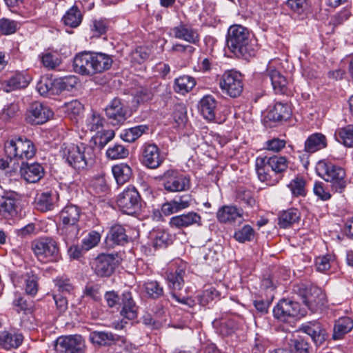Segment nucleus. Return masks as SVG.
I'll list each match as a JSON object with an SVG mask.
<instances>
[{"label": "nucleus", "mask_w": 353, "mask_h": 353, "mask_svg": "<svg viewBox=\"0 0 353 353\" xmlns=\"http://www.w3.org/2000/svg\"><path fill=\"white\" fill-rule=\"evenodd\" d=\"M303 301L309 310L312 312H316L325 306L327 299L325 294L321 288L311 287L307 291Z\"/></svg>", "instance_id": "nucleus-18"}, {"label": "nucleus", "mask_w": 353, "mask_h": 353, "mask_svg": "<svg viewBox=\"0 0 353 353\" xmlns=\"http://www.w3.org/2000/svg\"><path fill=\"white\" fill-rule=\"evenodd\" d=\"M114 137V132L112 130L99 131L96 134V139L99 144L104 147Z\"/></svg>", "instance_id": "nucleus-62"}, {"label": "nucleus", "mask_w": 353, "mask_h": 353, "mask_svg": "<svg viewBox=\"0 0 353 353\" xmlns=\"http://www.w3.org/2000/svg\"><path fill=\"white\" fill-rule=\"evenodd\" d=\"M144 292L152 299H159L164 294L163 286L157 281H148L143 285Z\"/></svg>", "instance_id": "nucleus-51"}, {"label": "nucleus", "mask_w": 353, "mask_h": 353, "mask_svg": "<svg viewBox=\"0 0 353 353\" xmlns=\"http://www.w3.org/2000/svg\"><path fill=\"white\" fill-rule=\"evenodd\" d=\"M120 336L111 332L94 331L90 332L89 339L96 345L110 346L119 341Z\"/></svg>", "instance_id": "nucleus-32"}, {"label": "nucleus", "mask_w": 353, "mask_h": 353, "mask_svg": "<svg viewBox=\"0 0 353 353\" xmlns=\"http://www.w3.org/2000/svg\"><path fill=\"white\" fill-rule=\"evenodd\" d=\"M335 139L344 146L353 148V125L339 128L334 133Z\"/></svg>", "instance_id": "nucleus-41"}, {"label": "nucleus", "mask_w": 353, "mask_h": 353, "mask_svg": "<svg viewBox=\"0 0 353 353\" xmlns=\"http://www.w3.org/2000/svg\"><path fill=\"white\" fill-rule=\"evenodd\" d=\"M60 152L65 162L75 170L85 168L92 163L94 158V148L83 143H65L61 145Z\"/></svg>", "instance_id": "nucleus-2"}, {"label": "nucleus", "mask_w": 353, "mask_h": 353, "mask_svg": "<svg viewBox=\"0 0 353 353\" xmlns=\"http://www.w3.org/2000/svg\"><path fill=\"white\" fill-rule=\"evenodd\" d=\"M39 276L33 271L28 272L24 275V290L27 294L34 296L39 290Z\"/></svg>", "instance_id": "nucleus-45"}, {"label": "nucleus", "mask_w": 353, "mask_h": 353, "mask_svg": "<svg viewBox=\"0 0 353 353\" xmlns=\"http://www.w3.org/2000/svg\"><path fill=\"white\" fill-rule=\"evenodd\" d=\"M327 139L321 133L316 132L310 135L305 141L304 150L307 153H314L327 147Z\"/></svg>", "instance_id": "nucleus-30"}, {"label": "nucleus", "mask_w": 353, "mask_h": 353, "mask_svg": "<svg viewBox=\"0 0 353 353\" xmlns=\"http://www.w3.org/2000/svg\"><path fill=\"white\" fill-rule=\"evenodd\" d=\"M290 115V107L287 104L279 102L268 112V118L274 121H281L288 119Z\"/></svg>", "instance_id": "nucleus-35"}, {"label": "nucleus", "mask_w": 353, "mask_h": 353, "mask_svg": "<svg viewBox=\"0 0 353 353\" xmlns=\"http://www.w3.org/2000/svg\"><path fill=\"white\" fill-rule=\"evenodd\" d=\"M192 202V199L189 194L176 196L173 199L162 204L161 212L157 211L154 214H157L159 216H161V213L165 216H170L189 208Z\"/></svg>", "instance_id": "nucleus-17"}, {"label": "nucleus", "mask_w": 353, "mask_h": 353, "mask_svg": "<svg viewBox=\"0 0 353 353\" xmlns=\"http://www.w3.org/2000/svg\"><path fill=\"white\" fill-rule=\"evenodd\" d=\"M112 171L118 185H123L128 182L132 174L131 168L125 163L114 165Z\"/></svg>", "instance_id": "nucleus-40"}, {"label": "nucleus", "mask_w": 353, "mask_h": 353, "mask_svg": "<svg viewBox=\"0 0 353 353\" xmlns=\"http://www.w3.org/2000/svg\"><path fill=\"white\" fill-rule=\"evenodd\" d=\"M269 164L272 172L275 176H279V181L282 178V174L286 171L288 168V161L285 157L274 155L272 157H268Z\"/></svg>", "instance_id": "nucleus-39"}, {"label": "nucleus", "mask_w": 353, "mask_h": 353, "mask_svg": "<svg viewBox=\"0 0 353 353\" xmlns=\"http://www.w3.org/2000/svg\"><path fill=\"white\" fill-rule=\"evenodd\" d=\"M299 303L290 299H281L273 309L274 316L281 321H287L291 318L297 316L300 313Z\"/></svg>", "instance_id": "nucleus-14"}, {"label": "nucleus", "mask_w": 353, "mask_h": 353, "mask_svg": "<svg viewBox=\"0 0 353 353\" xmlns=\"http://www.w3.org/2000/svg\"><path fill=\"white\" fill-rule=\"evenodd\" d=\"M255 169L259 179L268 185H274L279 183V176L272 171L268 157H258L255 161Z\"/></svg>", "instance_id": "nucleus-20"}, {"label": "nucleus", "mask_w": 353, "mask_h": 353, "mask_svg": "<svg viewBox=\"0 0 353 353\" xmlns=\"http://www.w3.org/2000/svg\"><path fill=\"white\" fill-rule=\"evenodd\" d=\"M217 102L211 95L204 96L199 101V110L205 119L212 121L216 117Z\"/></svg>", "instance_id": "nucleus-28"}, {"label": "nucleus", "mask_w": 353, "mask_h": 353, "mask_svg": "<svg viewBox=\"0 0 353 353\" xmlns=\"http://www.w3.org/2000/svg\"><path fill=\"white\" fill-rule=\"evenodd\" d=\"M23 336L20 333L3 331L0 332V346L5 350L17 348L22 343Z\"/></svg>", "instance_id": "nucleus-33"}, {"label": "nucleus", "mask_w": 353, "mask_h": 353, "mask_svg": "<svg viewBox=\"0 0 353 353\" xmlns=\"http://www.w3.org/2000/svg\"><path fill=\"white\" fill-rule=\"evenodd\" d=\"M115 258L110 254H102L98 256L94 263L93 268L95 273L100 276H109L115 268Z\"/></svg>", "instance_id": "nucleus-24"}, {"label": "nucleus", "mask_w": 353, "mask_h": 353, "mask_svg": "<svg viewBox=\"0 0 353 353\" xmlns=\"http://www.w3.org/2000/svg\"><path fill=\"white\" fill-rule=\"evenodd\" d=\"M292 194L295 196L306 195L305 181L302 178H296L288 185Z\"/></svg>", "instance_id": "nucleus-57"}, {"label": "nucleus", "mask_w": 353, "mask_h": 353, "mask_svg": "<svg viewBox=\"0 0 353 353\" xmlns=\"http://www.w3.org/2000/svg\"><path fill=\"white\" fill-rule=\"evenodd\" d=\"M281 68L279 59H272L267 65L265 73L270 79L275 93L284 94L288 91V81L281 74Z\"/></svg>", "instance_id": "nucleus-9"}, {"label": "nucleus", "mask_w": 353, "mask_h": 353, "mask_svg": "<svg viewBox=\"0 0 353 353\" xmlns=\"http://www.w3.org/2000/svg\"><path fill=\"white\" fill-rule=\"evenodd\" d=\"M106 239L112 245H123L128 242V237L125 228L121 225L114 224L110 228Z\"/></svg>", "instance_id": "nucleus-36"}, {"label": "nucleus", "mask_w": 353, "mask_h": 353, "mask_svg": "<svg viewBox=\"0 0 353 353\" xmlns=\"http://www.w3.org/2000/svg\"><path fill=\"white\" fill-rule=\"evenodd\" d=\"M222 92L232 98L239 97L243 89L241 74L234 70L225 72L219 81Z\"/></svg>", "instance_id": "nucleus-8"}, {"label": "nucleus", "mask_w": 353, "mask_h": 353, "mask_svg": "<svg viewBox=\"0 0 353 353\" xmlns=\"http://www.w3.org/2000/svg\"><path fill=\"white\" fill-rule=\"evenodd\" d=\"M39 58L43 67L48 70H54L61 63L60 57L53 52H46L39 55Z\"/></svg>", "instance_id": "nucleus-49"}, {"label": "nucleus", "mask_w": 353, "mask_h": 353, "mask_svg": "<svg viewBox=\"0 0 353 353\" xmlns=\"http://www.w3.org/2000/svg\"><path fill=\"white\" fill-rule=\"evenodd\" d=\"M141 161L146 167L155 169L163 162L160 150L154 143H145L141 148Z\"/></svg>", "instance_id": "nucleus-21"}, {"label": "nucleus", "mask_w": 353, "mask_h": 353, "mask_svg": "<svg viewBox=\"0 0 353 353\" xmlns=\"http://www.w3.org/2000/svg\"><path fill=\"white\" fill-rule=\"evenodd\" d=\"M254 236V230L250 225H245L234 234V238L239 243L250 241Z\"/></svg>", "instance_id": "nucleus-54"}, {"label": "nucleus", "mask_w": 353, "mask_h": 353, "mask_svg": "<svg viewBox=\"0 0 353 353\" xmlns=\"http://www.w3.org/2000/svg\"><path fill=\"white\" fill-rule=\"evenodd\" d=\"M228 50L236 57L248 59L254 55L256 41L250 30L239 24L230 26L225 37Z\"/></svg>", "instance_id": "nucleus-1"}, {"label": "nucleus", "mask_w": 353, "mask_h": 353, "mask_svg": "<svg viewBox=\"0 0 353 353\" xmlns=\"http://www.w3.org/2000/svg\"><path fill=\"white\" fill-rule=\"evenodd\" d=\"M214 323L219 325V332L223 336L231 335L239 325L237 321L234 319H222L219 323L215 321Z\"/></svg>", "instance_id": "nucleus-52"}, {"label": "nucleus", "mask_w": 353, "mask_h": 353, "mask_svg": "<svg viewBox=\"0 0 353 353\" xmlns=\"http://www.w3.org/2000/svg\"><path fill=\"white\" fill-rule=\"evenodd\" d=\"M30 82L29 77L17 73L5 81L4 91L10 92L14 90L23 88L28 86Z\"/></svg>", "instance_id": "nucleus-37"}, {"label": "nucleus", "mask_w": 353, "mask_h": 353, "mask_svg": "<svg viewBox=\"0 0 353 353\" xmlns=\"http://www.w3.org/2000/svg\"><path fill=\"white\" fill-rule=\"evenodd\" d=\"M83 15L77 6H73L66 11L62 17L63 23L70 28H77L82 21Z\"/></svg>", "instance_id": "nucleus-38"}, {"label": "nucleus", "mask_w": 353, "mask_h": 353, "mask_svg": "<svg viewBox=\"0 0 353 353\" xmlns=\"http://www.w3.org/2000/svg\"><path fill=\"white\" fill-rule=\"evenodd\" d=\"M105 123V119L100 114L94 112L86 120V126L91 132L101 131Z\"/></svg>", "instance_id": "nucleus-55"}, {"label": "nucleus", "mask_w": 353, "mask_h": 353, "mask_svg": "<svg viewBox=\"0 0 353 353\" xmlns=\"http://www.w3.org/2000/svg\"><path fill=\"white\" fill-rule=\"evenodd\" d=\"M21 174L23 178L29 183H37L40 181L45 174L44 168L38 163H22Z\"/></svg>", "instance_id": "nucleus-25"}, {"label": "nucleus", "mask_w": 353, "mask_h": 353, "mask_svg": "<svg viewBox=\"0 0 353 353\" xmlns=\"http://www.w3.org/2000/svg\"><path fill=\"white\" fill-rule=\"evenodd\" d=\"M18 23L14 20L6 18L0 19V34L8 35L13 34L17 29Z\"/></svg>", "instance_id": "nucleus-59"}, {"label": "nucleus", "mask_w": 353, "mask_h": 353, "mask_svg": "<svg viewBox=\"0 0 353 353\" xmlns=\"http://www.w3.org/2000/svg\"><path fill=\"white\" fill-rule=\"evenodd\" d=\"M65 112L68 114L74 116L80 114L83 110V105L78 100H72L65 103Z\"/></svg>", "instance_id": "nucleus-63"}, {"label": "nucleus", "mask_w": 353, "mask_h": 353, "mask_svg": "<svg viewBox=\"0 0 353 353\" xmlns=\"http://www.w3.org/2000/svg\"><path fill=\"white\" fill-rule=\"evenodd\" d=\"M84 341L80 335L59 337L54 349L57 353H83Z\"/></svg>", "instance_id": "nucleus-12"}, {"label": "nucleus", "mask_w": 353, "mask_h": 353, "mask_svg": "<svg viewBox=\"0 0 353 353\" xmlns=\"http://www.w3.org/2000/svg\"><path fill=\"white\" fill-rule=\"evenodd\" d=\"M14 310L18 312H23L25 316L32 315V305L23 297H18L13 301Z\"/></svg>", "instance_id": "nucleus-60"}, {"label": "nucleus", "mask_w": 353, "mask_h": 353, "mask_svg": "<svg viewBox=\"0 0 353 353\" xmlns=\"http://www.w3.org/2000/svg\"><path fill=\"white\" fill-rule=\"evenodd\" d=\"M170 34L174 38L183 40L191 44H197L200 41V36L196 29L192 26L180 23L170 30Z\"/></svg>", "instance_id": "nucleus-22"}, {"label": "nucleus", "mask_w": 353, "mask_h": 353, "mask_svg": "<svg viewBox=\"0 0 353 353\" xmlns=\"http://www.w3.org/2000/svg\"><path fill=\"white\" fill-rule=\"evenodd\" d=\"M32 249L39 261L46 263L56 261L60 256L57 242L51 237H41L34 240Z\"/></svg>", "instance_id": "nucleus-6"}, {"label": "nucleus", "mask_w": 353, "mask_h": 353, "mask_svg": "<svg viewBox=\"0 0 353 353\" xmlns=\"http://www.w3.org/2000/svg\"><path fill=\"white\" fill-rule=\"evenodd\" d=\"M19 195L15 192H6L0 201V213L7 219L17 216L20 211Z\"/></svg>", "instance_id": "nucleus-16"}, {"label": "nucleus", "mask_w": 353, "mask_h": 353, "mask_svg": "<svg viewBox=\"0 0 353 353\" xmlns=\"http://www.w3.org/2000/svg\"><path fill=\"white\" fill-rule=\"evenodd\" d=\"M105 114L113 125L123 124L130 116L128 106L119 99H113L105 108Z\"/></svg>", "instance_id": "nucleus-10"}, {"label": "nucleus", "mask_w": 353, "mask_h": 353, "mask_svg": "<svg viewBox=\"0 0 353 353\" xmlns=\"http://www.w3.org/2000/svg\"><path fill=\"white\" fill-rule=\"evenodd\" d=\"M196 85L195 79L188 75H183L174 81V90L181 94L190 91Z\"/></svg>", "instance_id": "nucleus-44"}, {"label": "nucleus", "mask_w": 353, "mask_h": 353, "mask_svg": "<svg viewBox=\"0 0 353 353\" xmlns=\"http://www.w3.org/2000/svg\"><path fill=\"white\" fill-rule=\"evenodd\" d=\"M316 172L320 177L331 183L334 192L341 193L345 190V172L341 167L326 160H321L316 163Z\"/></svg>", "instance_id": "nucleus-4"}, {"label": "nucleus", "mask_w": 353, "mask_h": 353, "mask_svg": "<svg viewBox=\"0 0 353 353\" xmlns=\"http://www.w3.org/2000/svg\"><path fill=\"white\" fill-rule=\"evenodd\" d=\"M77 84L78 79L74 75L55 79V89L57 93L62 91H71Z\"/></svg>", "instance_id": "nucleus-47"}, {"label": "nucleus", "mask_w": 353, "mask_h": 353, "mask_svg": "<svg viewBox=\"0 0 353 353\" xmlns=\"http://www.w3.org/2000/svg\"><path fill=\"white\" fill-rule=\"evenodd\" d=\"M101 235L97 231H91L83 239L82 247L85 250H89L98 245L100 242Z\"/></svg>", "instance_id": "nucleus-58"}, {"label": "nucleus", "mask_w": 353, "mask_h": 353, "mask_svg": "<svg viewBox=\"0 0 353 353\" xmlns=\"http://www.w3.org/2000/svg\"><path fill=\"white\" fill-rule=\"evenodd\" d=\"M352 329L353 320L348 316L341 317L334 323L332 339L334 341L341 340Z\"/></svg>", "instance_id": "nucleus-31"}, {"label": "nucleus", "mask_w": 353, "mask_h": 353, "mask_svg": "<svg viewBox=\"0 0 353 353\" xmlns=\"http://www.w3.org/2000/svg\"><path fill=\"white\" fill-rule=\"evenodd\" d=\"M169 240L168 233L163 231H157L154 236L153 245L156 248L166 247Z\"/></svg>", "instance_id": "nucleus-64"}, {"label": "nucleus", "mask_w": 353, "mask_h": 353, "mask_svg": "<svg viewBox=\"0 0 353 353\" xmlns=\"http://www.w3.org/2000/svg\"><path fill=\"white\" fill-rule=\"evenodd\" d=\"M168 225L174 230H183L194 225L201 226V216L198 213L191 211L171 217Z\"/></svg>", "instance_id": "nucleus-19"}, {"label": "nucleus", "mask_w": 353, "mask_h": 353, "mask_svg": "<svg viewBox=\"0 0 353 353\" xmlns=\"http://www.w3.org/2000/svg\"><path fill=\"white\" fill-rule=\"evenodd\" d=\"M94 52L83 51L77 54L73 59V68L77 73L82 75L95 74Z\"/></svg>", "instance_id": "nucleus-15"}, {"label": "nucleus", "mask_w": 353, "mask_h": 353, "mask_svg": "<svg viewBox=\"0 0 353 353\" xmlns=\"http://www.w3.org/2000/svg\"><path fill=\"white\" fill-rule=\"evenodd\" d=\"M301 330L311 337L316 346L321 345L327 338L325 329L320 322L316 321L303 323Z\"/></svg>", "instance_id": "nucleus-23"}, {"label": "nucleus", "mask_w": 353, "mask_h": 353, "mask_svg": "<svg viewBox=\"0 0 353 353\" xmlns=\"http://www.w3.org/2000/svg\"><path fill=\"white\" fill-rule=\"evenodd\" d=\"M165 190L174 192L185 191L190 188V177L174 170H168L161 176Z\"/></svg>", "instance_id": "nucleus-11"}, {"label": "nucleus", "mask_w": 353, "mask_h": 353, "mask_svg": "<svg viewBox=\"0 0 353 353\" xmlns=\"http://www.w3.org/2000/svg\"><path fill=\"white\" fill-rule=\"evenodd\" d=\"M52 116L53 112L48 106L34 101L27 110L26 120L31 124L39 125L48 121Z\"/></svg>", "instance_id": "nucleus-13"}, {"label": "nucleus", "mask_w": 353, "mask_h": 353, "mask_svg": "<svg viewBox=\"0 0 353 353\" xmlns=\"http://www.w3.org/2000/svg\"><path fill=\"white\" fill-rule=\"evenodd\" d=\"M218 66L216 58L212 54H201L198 59V70L201 72H209L216 70Z\"/></svg>", "instance_id": "nucleus-43"}, {"label": "nucleus", "mask_w": 353, "mask_h": 353, "mask_svg": "<svg viewBox=\"0 0 353 353\" xmlns=\"http://www.w3.org/2000/svg\"><path fill=\"white\" fill-rule=\"evenodd\" d=\"M121 304V315L128 320L134 319L137 316V306L130 292L125 291L122 294Z\"/></svg>", "instance_id": "nucleus-29"}, {"label": "nucleus", "mask_w": 353, "mask_h": 353, "mask_svg": "<svg viewBox=\"0 0 353 353\" xmlns=\"http://www.w3.org/2000/svg\"><path fill=\"white\" fill-rule=\"evenodd\" d=\"M300 219V212L297 209L290 208L282 212L279 216V225L282 228H287Z\"/></svg>", "instance_id": "nucleus-42"}, {"label": "nucleus", "mask_w": 353, "mask_h": 353, "mask_svg": "<svg viewBox=\"0 0 353 353\" xmlns=\"http://www.w3.org/2000/svg\"><path fill=\"white\" fill-rule=\"evenodd\" d=\"M4 152L8 158L28 160L32 158L36 152L34 143L26 138H12L4 143Z\"/></svg>", "instance_id": "nucleus-5"}, {"label": "nucleus", "mask_w": 353, "mask_h": 353, "mask_svg": "<svg viewBox=\"0 0 353 353\" xmlns=\"http://www.w3.org/2000/svg\"><path fill=\"white\" fill-rule=\"evenodd\" d=\"M216 216L221 223H231L237 219H241L242 213L235 206L225 205L219 210Z\"/></svg>", "instance_id": "nucleus-34"}, {"label": "nucleus", "mask_w": 353, "mask_h": 353, "mask_svg": "<svg viewBox=\"0 0 353 353\" xmlns=\"http://www.w3.org/2000/svg\"><path fill=\"white\" fill-rule=\"evenodd\" d=\"M186 265L181 263L175 270L167 272V280L169 288L174 290H180L184 283L183 277L185 274Z\"/></svg>", "instance_id": "nucleus-27"}, {"label": "nucleus", "mask_w": 353, "mask_h": 353, "mask_svg": "<svg viewBox=\"0 0 353 353\" xmlns=\"http://www.w3.org/2000/svg\"><path fill=\"white\" fill-rule=\"evenodd\" d=\"M148 130V127L145 125H137L125 130L121 134V137L125 141L131 143L137 140Z\"/></svg>", "instance_id": "nucleus-50"}, {"label": "nucleus", "mask_w": 353, "mask_h": 353, "mask_svg": "<svg viewBox=\"0 0 353 353\" xmlns=\"http://www.w3.org/2000/svg\"><path fill=\"white\" fill-rule=\"evenodd\" d=\"M81 214V209L72 204L65 206L60 212L62 225L59 227V234L67 245L78 239L80 230L78 222Z\"/></svg>", "instance_id": "nucleus-3"}, {"label": "nucleus", "mask_w": 353, "mask_h": 353, "mask_svg": "<svg viewBox=\"0 0 353 353\" xmlns=\"http://www.w3.org/2000/svg\"><path fill=\"white\" fill-rule=\"evenodd\" d=\"M313 192L319 199L323 201H327L332 197L331 193L325 188L322 182H315L313 187Z\"/></svg>", "instance_id": "nucleus-61"}, {"label": "nucleus", "mask_w": 353, "mask_h": 353, "mask_svg": "<svg viewBox=\"0 0 353 353\" xmlns=\"http://www.w3.org/2000/svg\"><path fill=\"white\" fill-rule=\"evenodd\" d=\"M220 292L213 286H205L202 293L199 296L200 304L206 305L213 301L219 299Z\"/></svg>", "instance_id": "nucleus-53"}, {"label": "nucleus", "mask_w": 353, "mask_h": 353, "mask_svg": "<svg viewBox=\"0 0 353 353\" xmlns=\"http://www.w3.org/2000/svg\"><path fill=\"white\" fill-rule=\"evenodd\" d=\"M128 154V150L120 144H114L106 151L107 157L111 159H123L127 157Z\"/></svg>", "instance_id": "nucleus-56"}, {"label": "nucleus", "mask_w": 353, "mask_h": 353, "mask_svg": "<svg viewBox=\"0 0 353 353\" xmlns=\"http://www.w3.org/2000/svg\"><path fill=\"white\" fill-rule=\"evenodd\" d=\"M37 90L42 96L50 97L57 94L55 89V79L52 80L47 77L41 78L37 84Z\"/></svg>", "instance_id": "nucleus-48"}, {"label": "nucleus", "mask_w": 353, "mask_h": 353, "mask_svg": "<svg viewBox=\"0 0 353 353\" xmlns=\"http://www.w3.org/2000/svg\"><path fill=\"white\" fill-rule=\"evenodd\" d=\"M58 199V194L52 190L39 193L35 198V206L41 212L50 211L54 209Z\"/></svg>", "instance_id": "nucleus-26"}, {"label": "nucleus", "mask_w": 353, "mask_h": 353, "mask_svg": "<svg viewBox=\"0 0 353 353\" xmlns=\"http://www.w3.org/2000/svg\"><path fill=\"white\" fill-rule=\"evenodd\" d=\"M119 209L129 215H134L141 211V197L134 186H128L117 199Z\"/></svg>", "instance_id": "nucleus-7"}, {"label": "nucleus", "mask_w": 353, "mask_h": 353, "mask_svg": "<svg viewBox=\"0 0 353 353\" xmlns=\"http://www.w3.org/2000/svg\"><path fill=\"white\" fill-rule=\"evenodd\" d=\"M95 74L101 73L110 68L112 64V57L105 53L94 52Z\"/></svg>", "instance_id": "nucleus-46"}]
</instances>
